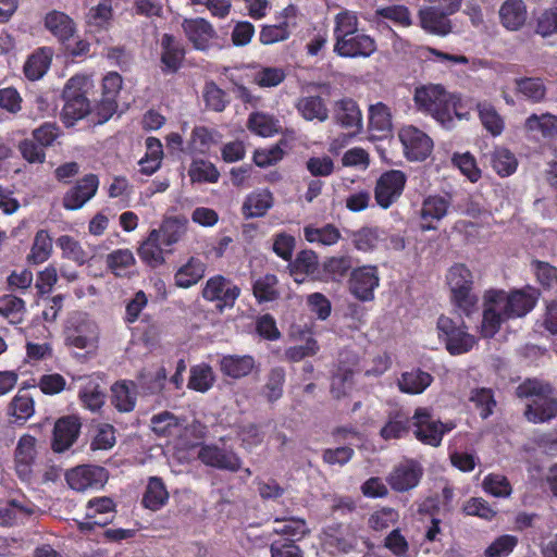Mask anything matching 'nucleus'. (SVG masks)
I'll use <instances>...</instances> for the list:
<instances>
[{
	"mask_svg": "<svg viewBox=\"0 0 557 557\" xmlns=\"http://www.w3.org/2000/svg\"><path fill=\"white\" fill-rule=\"evenodd\" d=\"M447 284L451 292L455 306L466 315H470L475 309L478 297L472 293L473 275L462 263H456L448 270Z\"/></svg>",
	"mask_w": 557,
	"mask_h": 557,
	"instance_id": "20e7f679",
	"label": "nucleus"
},
{
	"mask_svg": "<svg viewBox=\"0 0 557 557\" xmlns=\"http://www.w3.org/2000/svg\"><path fill=\"white\" fill-rule=\"evenodd\" d=\"M248 128L259 136L271 137L278 133L280 122L270 114L255 112L248 119Z\"/></svg>",
	"mask_w": 557,
	"mask_h": 557,
	"instance_id": "8fccbe9b",
	"label": "nucleus"
},
{
	"mask_svg": "<svg viewBox=\"0 0 557 557\" xmlns=\"http://www.w3.org/2000/svg\"><path fill=\"white\" fill-rule=\"evenodd\" d=\"M219 366L225 376L238 380L249 375L257 363L251 355H225L221 357Z\"/></svg>",
	"mask_w": 557,
	"mask_h": 557,
	"instance_id": "c756f323",
	"label": "nucleus"
},
{
	"mask_svg": "<svg viewBox=\"0 0 557 557\" xmlns=\"http://www.w3.org/2000/svg\"><path fill=\"white\" fill-rule=\"evenodd\" d=\"M383 234L377 227H363L354 233L352 242L358 250L367 252L377 247Z\"/></svg>",
	"mask_w": 557,
	"mask_h": 557,
	"instance_id": "e2e57ef3",
	"label": "nucleus"
},
{
	"mask_svg": "<svg viewBox=\"0 0 557 557\" xmlns=\"http://www.w3.org/2000/svg\"><path fill=\"white\" fill-rule=\"evenodd\" d=\"M518 545V537L504 534L495 539L484 550L485 557H508Z\"/></svg>",
	"mask_w": 557,
	"mask_h": 557,
	"instance_id": "774afa93",
	"label": "nucleus"
},
{
	"mask_svg": "<svg viewBox=\"0 0 557 557\" xmlns=\"http://www.w3.org/2000/svg\"><path fill=\"white\" fill-rule=\"evenodd\" d=\"M188 220L184 216H171L165 219L158 230H152L158 234L163 247L170 248L177 244L187 232Z\"/></svg>",
	"mask_w": 557,
	"mask_h": 557,
	"instance_id": "f704fd0d",
	"label": "nucleus"
},
{
	"mask_svg": "<svg viewBox=\"0 0 557 557\" xmlns=\"http://www.w3.org/2000/svg\"><path fill=\"white\" fill-rule=\"evenodd\" d=\"M406 181V175L399 170L383 173L374 191L377 205L383 209L389 208L403 194Z\"/></svg>",
	"mask_w": 557,
	"mask_h": 557,
	"instance_id": "ddd939ff",
	"label": "nucleus"
},
{
	"mask_svg": "<svg viewBox=\"0 0 557 557\" xmlns=\"http://www.w3.org/2000/svg\"><path fill=\"white\" fill-rule=\"evenodd\" d=\"M164 248L158 234L151 231L148 237L141 243L138 248V256L140 260L150 268H158L165 261L163 252Z\"/></svg>",
	"mask_w": 557,
	"mask_h": 557,
	"instance_id": "ea45409f",
	"label": "nucleus"
},
{
	"mask_svg": "<svg viewBox=\"0 0 557 557\" xmlns=\"http://www.w3.org/2000/svg\"><path fill=\"white\" fill-rule=\"evenodd\" d=\"M115 511V504L110 497H96L88 502L86 511V522L82 527L100 525L103 527L112 521Z\"/></svg>",
	"mask_w": 557,
	"mask_h": 557,
	"instance_id": "cd10ccee",
	"label": "nucleus"
},
{
	"mask_svg": "<svg viewBox=\"0 0 557 557\" xmlns=\"http://www.w3.org/2000/svg\"><path fill=\"white\" fill-rule=\"evenodd\" d=\"M214 380L213 370L210 366L198 364L190 370L188 387L205 393L212 387Z\"/></svg>",
	"mask_w": 557,
	"mask_h": 557,
	"instance_id": "4d7b16f0",
	"label": "nucleus"
},
{
	"mask_svg": "<svg viewBox=\"0 0 557 557\" xmlns=\"http://www.w3.org/2000/svg\"><path fill=\"white\" fill-rule=\"evenodd\" d=\"M169 500V493L166 487L159 476L149 478L144 497L143 505L152 510L157 511L161 509Z\"/></svg>",
	"mask_w": 557,
	"mask_h": 557,
	"instance_id": "49530a36",
	"label": "nucleus"
},
{
	"mask_svg": "<svg viewBox=\"0 0 557 557\" xmlns=\"http://www.w3.org/2000/svg\"><path fill=\"white\" fill-rule=\"evenodd\" d=\"M199 460L206 466L236 472L240 469L242 460L232 450L221 448L216 445H203L198 451Z\"/></svg>",
	"mask_w": 557,
	"mask_h": 557,
	"instance_id": "f3484780",
	"label": "nucleus"
},
{
	"mask_svg": "<svg viewBox=\"0 0 557 557\" xmlns=\"http://www.w3.org/2000/svg\"><path fill=\"white\" fill-rule=\"evenodd\" d=\"M135 263V258L129 249H117L107 256L108 268L116 275L122 276L126 270Z\"/></svg>",
	"mask_w": 557,
	"mask_h": 557,
	"instance_id": "69168bd1",
	"label": "nucleus"
},
{
	"mask_svg": "<svg viewBox=\"0 0 557 557\" xmlns=\"http://www.w3.org/2000/svg\"><path fill=\"white\" fill-rule=\"evenodd\" d=\"M183 29L189 41L198 50L208 49L215 35L212 25L203 18L185 20Z\"/></svg>",
	"mask_w": 557,
	"mask_h": 557,
	"instance_id": "7c9ffc66",
	"label": "nucleus"
},
{
	"mask_svg": "<svg viewBox=\"0 0 557 557\" xmlns=\"http://www.w3.org/2000/svg\"><path fill=\"white\" fill-rule=\"evenodd\" d=\"M373 20L377 23L381 20H388L403 27L411 25V15L408 8L400 4H393L376 9Z\"/></svg>",
	"mask_w": 557,
	"mask_h": 557,
	"instance_id": "864d4df0",
	"label": "nucleus"
},
{
	"mask_svg": "<svg viewBox=\"0 0 557 557\" xmlns=\"http://www.w3.org/2000/svg\"><path fill=\"white\" fill-rule=\"evenodd\" d=\"M36 506L25 499H11L0 505V525L12 527L23 523L35 512Z\"/></svg>",
	"mask_w": 557,
	"mask_h": 557,
	"instance_id": "c85d7f7f",
	"label": "nucleus"
},
{
	"mask_svg": "<svg viewBox=\"0 0 557 557\" xmlns=\"http://www.w3.org/2000/svg\"><path fill=\"white\" fill-rule=\"evenodd\" d=\"M277 282L274 274H265L253 282L252 290L258 302H268L277 298Z\"/></svg>",
	"mask_w": 557,
	"mask_h": 557,
	"instance_id": "bf43d9fd",
	"label": "nucleus"
},
{
	"mask_svg": "<svg viewBox=\"0 0 557 557\" xmlns=\"http://www.w3.org/2000/svg\"><path fill=\"white\" fill-rule=\"evenodd\" d=\"M99 187L98 176L87 174L76 182V184L63 197V206L67 210L81 209L97 193Z\"/></svg>",
	"mask_w": 557,
	"mask_h": 557,
	"instance_id": "6ab92c4d",
	"label": "nucleus"
},
{
	"mask_svg": "<svg viewBox=\"0 0 557 557\" xmlns=\"http://www.w3.org/2000/svg\"><path fill=\"white\" fill-rule=\"evenodd\" d=\"M379 285V272L374 265L359 267L350 274L349 290L360 301L372 300Z\"/></svg>",
	"mask_w": 557,
	"mask_h": 557,
	"instance_id": "2eb2a0df",
	"label": "nucleus"
},
{
	"mask_svg": "<svg viewBox=\"0 0 557 557\" xmlns=\"http://www.w3.org/2000/svg\"><path fill=\"white\" fill-rule=\"evenodd\" d=\"M483 490L494 497L507 498L512 493V487L508 479L498 473L487 474L482 482Z\"/></svg>",
	"mask_w": 557,
	"mask_h": 557,
	"instance_id": "680f3d73",
	"label": "nucleus"
},
{
	"mask_svg": "<svg viewBox=\"0 0 557 557\" xmlns=\"http://www.w3.org/2000/svg\"><path fill=\"white\" fill-rule=\"evenodd\" d=\"M52 252V238L46 230H39L28 255V261L33 264H40L47 261Z\"/></svg>",
	"mask_w": 557,
	"mask_h": 557,
	"instance_id": "603ef678",
	"label": "nucleus"
},
{
	"mask_svg": "<svg viewBox=\"0 0 557 557\" xmlns=\"http://www.w3.org/2000/svg\"><path fill=\"white\" fill-rule=\"evenodd\" d=\"M524 131L534 139H554L557 137V115L533 113L525 119Z\"/></svg>",
	"mask_w": 557,
	"mask_h": 557,
	"instance_id": "b1692460",
	"label": "nucleus"
},
{
	"mask_svg": "<svg viewBox=\"0 0 557 557\" xmlns=\"http://www.w3.org/2000/svg\"><path fill=\"white\" fill-rule=\"evenodd\" d=\"M188 175L191 182L197 183H216L220 178V172L215 165L202 159H195L191 162Z\"/></svg>",
	"mask_w": 557,
	"mask_h": 557,
	"instance_id": "6e6d98bb",
	"label": "nucleus"
},
{
	"mask_svg": "<svg viewBox=\"0 0 557 557\" xmlns=\"http://www.w3.org/2000/svg\"><path fill=\"white\" fill-rule=\"evenodd\" d=\"M492 165L499 176L506 177L516 172L518 161L510 150L496 148L492 156Z\"/></svg>",
	"mask_w": 557,
	"mask_h": 557,
	"instance_id": "13d9d810",
	"label": "nucleus"
},
{
	"mask_svg": "<svg viewBox=\"0 0 557 557\" xmlns=\"http://www.w3.org/2000/svg\"><path fill=\"white\" fill-rule=\"evenodd\" d=\"M296 109L307 121L324 122L329 119V110L320 96H306L298 99Z\"/></svg>",
	"mask_w": 557,
	"mask_h": 557,
	"instance_id": "37998d69",
	"label": "nucleus"
},
{
	"mask_svg": "<svg viewBox=\"0 0 557 557\" xmlns=\"http://www.w3.org/2000/svg\"><path fill=\"white\" fill-rule=\"evenodd\" d=\"M433 382V376L419 368L401 373L398 379L399 389L409 395L422 394Z\"/></svg>",
	"mask_w": 557,
	"mask_h": 557,
	"instance_id": "c9c22d12",
	"label": "nucleus"
},
{
	"mask_svg": "<svg viewBox=\"0 0 557 557\" xmlns=\"http://www.w3.org/2000/svg\"><path fill=\"white\" fill-rule=\"evenodd\" d=\"M412 420L416 438L422 444L432 447H438L444 435L456 428V423L453 421L442 422L433 420L431 410L424 407H419L414 410Z\"/></svg>",
	"mask_w": 557,
	"mask_h": 557,
	"instance_id": "423d86ee",
	"label": "nucleus"
},
{
	"mask_svg": "<svg viewBox=\"0 0 557 557\" xmlns=\"http://www.w3.org/2000/svg\"><path fill=\"white\" fill-rule=\"evenodd\" d=\"M359 30V18L356 12L343 10L334 16L333 36L335 42Z\"/></svg>",
	"mask_w": 557,
	"mask_h": 557,
	"instance_id": "de8ad7c7",
	"label": "nucleus"
},
{
	"mask_svg": "<svg viewBox=\"0 0 557 557\" xmlns=\"http://www.w3.org/2000/svg\"><path fill=\"white\" fill-rule=\"evenodd\" d=\"M356 364V355L349 351H342L339 354L338 367L331 382V393L334 397L341 398L346 395L352 384L354 367Z\"/></svg>",
	"mask_w": 557,
	"mask_h": 557,
	"instance_id": "412c9836",
	"label": "nucleus"
},
{
	"mask_svg": "<svg viewBox=\"0 0 557 557\" xmlns=\"http://www.w3.org/2000/svg\"><path fill=\"white\" fill-rule=\"evenodd\" d=\"M478 111L480 120L488 133L493 136H498L503 133L505 126L504 120L491 103H478Z\"/></svg>",
	"mask_w": 557,
	"mask_h": 557,
	"instance_id": "5fc2aeb1",
	"label": "nucleus"
},
{
	"mask_svg": "<svg viewBox=\"0 0 557 557\" xmlns=\"http://www.w3.org/2000/svg\"><path fill=\"white\" fill-rule=\"evenodd\" d=\"M88 84V77L85 75H74L65 84L61 117L66 126H73L90 113V103L85 96Z\"/></svg>",
	"mask_w": 557,
	"mask_h": 557,
	"instance_id": "7ed1b4c3",
	"label": "nucleus"
},
{
	"mask_svg": "<svg viewBox=\"0 0 557 557\" xmlns=\"http://www.w3.org/2000/svg\"><path fill=\"white\" fill-rule=\"evenodd\" d=\"M423 468L413 459H405L396 465L386 478L391 488L398 493L417 487L422 479Z\"/></svg>",
	"mask_w": 557,
	"mask_h": 557,
	"instance_id": "9d476101",
	"label": "nucleus"
},
{
	"mask_svg": "<svg viewBox=\"0 0 557 557\" xmlns=\"http://www.w3.org/2000/svg\"><path fill=\"white\" fill-rule=\"evenodd\" d=\"M69 486L78 492L98 490L108 480L107 470L99 466H78L65 474Z\"/></svg>",
	"mask_w": 557,
	"mask_h": 557,
	"instance_id": "f8f14e48",
	"label": "nucleus"
},
{
	"mask_svg": "<svg viewBox=\"0 0 557 557\" xmlns=\"http://www.w3.org/2000/svg\"><path fill=\"white\" fill-rule=\"evenodd\" d=\"M57 246L62 250V257L82 265L87 261V253L82 245L70 235H62L57 239Z\"/></svg>",
	"mask_w": 557,
	"mask_h": 557,
	"instance_id": "052dcab7",
	"label": "nucleus"
},
{
	"mask_svg": "<svg viewBox=\"0 0 557 557\" xmlns=\"http://www.w3.org/2000/svg\"><path fill=\"white\" fill-rule=\"evenodd\" d=\"M286 77L284 69L277 66H262L253 75V82L263 88L278 86Z\"/></svg>",
	"mask_w": 557,
	"mask_h": 557,
	"instance_id": "338daca9",
	"label": "nucleus"
},
{
	"mask_svg": "<svg viewBox=\"0 0 557 557\" xmlns=\"http://www.w3.org/2000/svg\"><path fill=\"white\" fill-rule=\"evenodd\" d=\"M318 268V256L312 250H301L289 263L290 275L297 283L304 282L306 276L314 275Z\"/></svg>",
	"mask_w": 557,
	"mask_h": 557,
	"instance_id": "79ce46f5",
	"label": "nucleus"
},
{
	"mask_svg": "<svg viewBox=\"0 0 557 557\" xmlns=\"http://www.w3.org/2000/svg\"><path fill=\"white\" fill-rule=\"evenodd\" d=\"M413 99L421 111L429 113L447 129L454 126L455 117L462 120L468 114L459 111L460 96L447 92L441 85H428L417 88Z\"/></svg>",
	"mask_w": 557,
	"mask_h": 557,
	"instance_id": "f257e3e1",
	"label": "nucleus"
},
{
	"mask_svg": "<svg viewBox=\"0 0 557 557\" xmlns=\"http://www.w3.org/2000/svg\"><path fill=\"white\" fill-rule=\"evenodd\" d=\"M437 333L447 351L453 356L467 354L475 345V337L468 332L461 319L454 320L441 315L437 320Z\"/></svg>",
	"mask_w": 557,
	"mask_h": 557,
	"instance_id": "39448f33",
	"label": "nucleus"
},
{
	"mask_svg": "<svg viewBox=\"0 0 557 557\" xmlns=\"http://www.w3.org/2000/svg\"><path fill=\"white\" fill-rule=\"evenodd\" d=\"M369 129L380 133L381 136H387L393 128V115L391 108L383 103L376 102L371 104L368 110Z\"/></svg>",
	"mask_w": 557,
	"mask_h": 557,
	"instance_id": "58836bf2",
	"label": "nucleus"
},
{
	"mask_svg": "<svg viewBox=\"0 0 557 557\" xmlns=\"http://www.w3.org/2000/svg\"><path fill=\"white\" fill-rule=\"evenodd\" d=\"M52 61V50L42 47L34 51L24 64V74L29 81L40 79L49 70Z\"/></svg>",
	"mask_w": 557,
	"mask_h": 557,
	"instance_id": "4c0bfd02",
	"label": "nucleus"
},
{
	"mask_svg": "<svg viewBox=\"0 0 557 557\" xmlns=\"http://www.w3.org/2000/svg\"><path fill=\"white\" fill-rule=\"evenodd\" d=\"M273 194L267 189H257L245 197L242 206V213L245 219L261 218L273 207Z\"/></svg>",
	"mask_w": 557,
	"mask_h": 557,
	"instance_id": "bb28decb",
	"label": "nucleus"
},
{
	"mask_svg": "<svg viewBox=\"0 0 557 557\" xmlns=\"http://www.w3.org/2000/svg\"><path fill=\"white\" fill-rule=\"evenodd\" d=\"M516 88L527 100L537 103L541 102L546 95V87L543 79L539 77L517 78Z\"/></svg>",
	"mask_w": 557,
	"mask_h": 557,
	"instance_id": "3c124183",
	"label": "nucleus"
},
{
	"mask_svg": "<svg viewBox=\"0 0 557 557\" xmlns=\"http://www.w3.org/2000/svg\"><path fill=\"white\" fill-rule=\"evenodd\" d=\"M549 384L539 380H527L517 388V395L527 398L524 416L532 423H544L557 414V401L552 396Z\"/></svg>",
	"mask_w": 557,
	"mask_h": 557,
	"instance_id": "f03ea898",
	"label": "nucleus"
},
{
	"mask_svg": "<svg viewBox=\"0 0 557 557\" xmlns=\"http://www.w3.org/2000/svg\"><path fill=\"white\" fill-rule=\"evenodd\" d=\"M123 84L122 76L116 72L108 73L102 79L101 99L96 108L98 124L107 122L116 111V98Z\"/></svg>",
	"mask_w": 557,
	"mask_h": 557,
	"instance_id": "dca6fc26",
	"label": "nucleus"
},
{
	"mask_svg": "<svg viewBox=\"0 0 557 557\" xmlns=\"http://www.w3.org/2000/svg\"><path fill=\"white\" fill-rule=\"evenodd\" d=\"M285 376V370L282 367H275L270 370L263 389L264 396L269 401L274 403L282 397Z\"/></svg>",
	"mask_w": 557,
	"mask_h": 557,
	"instance_id": "0e129e2a",
	"label": "nucleus"
},
{
	"mask_svg": "<svg viewBox=\"0 0 557 557\" xmlns=\"http://www.w3.org/2000/svg\"><path fill=\"white\" fill-rule=\"evenodd\" d=\"M335 120L342 127L352 129L349 137L362 129V113L357 102L350 98H345L336 102ZM347 138V135L343 136V144Z\"/></svg>",
	"mask_w": 557,
	"mask_h": 557,
	"instance_id": "5701e85b",
	"label": "nucleus"
},
{
	"mask_svg": "<svg viewBox=\"0 0 557 557\" xmlns=\"http://www.w3.org/2000/svg\"><path fill=\"white\" fill-rule=\"evenodd\" d=\"M304 236L305 239L311 244L332 246L339 240L341 233L338 228L332 224H326L322 227L307 225L304 227Z\"/></svg>",
	"mask_w": 557,
	"mask_h": 557,
	"instance_id": "09e8293b",
	"label": "nucleus"
},
{
	"mask_svg": "<svg viewBox=\"0 0 557 557\" xmlns=\"http://www.w3.org/2000/svg\"><path fill=\"white\" fill-rule=\"evenodd\" d=\"M449 15L451 14L442 11L438 7L430 5L420 10L421 25L430 33L446 35L450 30Z\"/></svg>",
	"mask_w": 557,
	"mask_h": 557,
	"instance_id": "e433bc0d",
	"label": "nucleus"
},
{
	"mask_svg": "<svg viewBox=\"0 0 557 557\" xmlns=\"http://www.w3.org/2000/svg\"><path fill=\"white\" fill-rule=\"evenodd\" d=\"M81 428V420L76 416H65L58 419L53 429V450L57 453L67 450L76 442Z\"/></svg>",
	"mask_w": 557,
	"mask_h": 557,
	"instance_id": "aec40b11",
	"label": "nucleus"
},
{
	"mask_svg": "<svg viewBox=\"0 0 557 557\" xmlns=\"http://www.w3.org/2000/svg\"><path fill=\"white\" fill-rule=\"evenodd\" d=\"M207 271V264L198 257L191 256L177 268L174 284L178 288H189L200 282Z\"/></svg>",
	"mask_w": 557,
	"mask_h": 557,
	"instance_id": "a878e982",
	"label": "nucleus"
},
{
	"mask_svg": "<svg viewBox=\"0 0 557 557\" xmlns=\"http://www.w3.org/2000/svg\"><path fill=\"white\" fill-rule=\"evenodd\" d=\"M45 26L62 44L72 40L76 32L73 20L67 14L55 10L47 13Z\"/></svg>",
	"mask_w": 557,
	"mask_h": 557,
	"instance_id": "72a5a7b5",
	"label": "nucleus"
},
{
	"mask_svg": "<svg viewBox=\"0 0 557 557\" xmlns=\"http://www.w3.org/2000/svg\"><path fill=\"white\" fill-rule=\"evenodd\" d=\"M450 201L445 196H428L424 198L421 209V230L431 231L436 228V223L446 216Z\"/></svg>",
	"mask_w": 557,
	"mask_h": 557,
	"instance_id": "4be33fe9",
	"label": "nucleus"
},
{
	"mask_svg": "<svg viewBox=\"0 0 557 557\" xmlns=\"http://www.w3.org/2000/svg\"><path fill=\"white\" fill-rule=\"evenodd\" d=\"M240 295V288L222 275L210 277L203 289L202 297L208 301H216V307L232 308Z\"/></svg>",
	"mask_w": 557,
	"mask_h": 557,
	"instance_id": "9b49d317",
	"label": "nucleus"
},
{
	"mask_svg": "<svg viewBox=\"0 0 557 557\" xmlns=\"http://www.w3.org/2000/svg\"><path fill=\"white\" fill-rule=\"evenodd\" d=\"M98 336L97 324L85 314L73 317L65 330L66 344L78 349L96 348Z\"/></svg>",
	"mask_w": 557,
	"mask_h": 557,
	"instance_id": "6e6552de",
	"label": "nucleus"
},
{
	"mask_svg": "<svg viewBox=\"0 0 557 557\" xmlns=\"http://www.w3.org/2000/svg\"><path fill=\"white\" fill-rule=\"evenodd\" d=\"M112 404L121 412H129L136 405V385L133 382L122 381L112 387Z\"/></svg>",
	"mask_w": 557,
	"mask_h": 557,
	"instance_id": "a18cd8bd",
	"label": "nucleus"
},
{
	"mask_svg": "<svg viewBox=\"0 0 557 557\" xmlns=\"http://www.w3.org/2000/svg\"><path fill=\"white\" fill-rule=\"evenodd\" d=\"M509 320L503 308L498 307L495 297H491V290L484 295V309L481 323V334L484 337H493L500 329L502 324Z\"/></svg>",
	"mask_w": 557,
	"mask_h": 557,
	"instance_id": "393cba45",
	"label": "nucleus"
},
{
	"mask_svg": "<svg viewBox=\"0 0 557 557\" xmlns=\"http://www.w3.org/2000/svg\"><path fill=\"white\" fill-rule=\"evenodd\" d=\"M377 49L375 39L363 33L356 32L334 44V52L342 58H369Z\"/></svg>",
	"mask_w": 557,
	"mask_h": 557,
	"instance_id": "4468645a",
	"label": "nucleus"
},
{
	"mask_svg": "<svg viewBox=\"0 0 557 557\" xmlns=\"http://www.w3.org/2000/svg\"><path fill=\"white\" fill-rule=\"evenodd\" d=\"M503 25L511 30L520 28L527 20V8L522 0H507L499 10Z\"/></svg>",
	"mask_w": 557,
	"mask_h": 557,
	"instance_id": "c03bdc74",
	"label": "nucleus"
},
{
	"mask_svg": "<svg viewBox=\"0 0 557 557\" xmlns=\"http://www.w3.org/2000/svg\"><path fill=\"white\" fill-rule=\"evenodd\" d=\"M36 455V438L29 434L21 436L14 451V465L22 481H30Z\"/></svg>",
	"mask_w": 557,
	"mask_h": 557,
	"instance_id": "a211bd4d",
	"label": "nucleus"
},
{
	"mask_svg": "<svg viewBox=\"0 0 557 557\" xmlns=\"http://www.w3.org/2000/svg\"><path fill=\"white\" fill-rule=\"evenodd\" d=\"M161 63L164 73H175L182 65L185 50L172 35L164 34L161 38Z\"/></svg>",
	"mask_w": 557,
	"mask_h": 557,
	"instance_id": "473e14b6",
	"label": "nucleus"
},
{
	"mask_svg": "<svg viewBox=\"0 0 557 557\" xmlns=\"http://www.w3.org/2000/svg\"><path fill=\"white\" fill-rule=\"evenodd\" d=\"M78 396L84 408L97 412L104 405L106 388L98 376H88L83 380Z\"/></svg>",
	"mask_w": 557,
	"mask_h": 557,
	"instance_id": "2f4dec72",
	"label": "nucleus"
},
{
	"mask_svg": "<svg viewBox=\"0 0 557 557\" xmlns=\"http://www.w3.org/2000/svg\"><path fill=\"white\" fill-rule=\"evenodd\" d=\"M491 297H495L498 307L503 308L508 319L521 318L528 314L536 304L534 290L517 289L511 293L491 289Z\"/></svg>",
	"mask_w": 557,
	"mask_h": 557,
	"instance_id": "0eeeda50",
	"label": "nucleus"
},
{
	"mask_svg": "<svg viewBox=\"0 0 557 557\" xmlns=\"http://www.w3.org/2000/svg\"><path fill=\"white\" fill-rule=\"evenodd\" d=\"M410 426L411 421L408 414L403 411L389 412L380 435L384 441L399 440L409 433Z\"/></svg>",
	"mask_w": 557,
	"mask_h": 557,
	"instance_id": "a19ab883",
	"label": "nucleus"
},
{
	"mask_svg": "<svg viewBox=\"0 0 557 557\" xmlns=\"http://www.w3.org/2000/svg\"><path fill=\"white\" fill-rule=\"evenodd\" d=\"M398 137L404 147L405 156L410 161H423L432 152L433 140L416 126L401 127Z\"/></svg>",
	"mask_w": 557,
	"mask_h": 557,
	"instance_id": "1a4fd4ad",
	"label": "nucleus"
}]
</instances>
